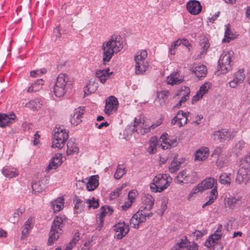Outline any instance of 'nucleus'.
Returning a JSON list of instances; mask_svg holds the SVG:
<instances>
[{"instance_id":"obj_32","label":"nucleus","mask_w":250,"mask_h":250,"mask_svg":"<svg viewBox=\"0 0 250 250\" xmlns=\"http://www.w3.org/2000/svg\"><path fill=\"white\" fill-rule=\"evenodd\" d=\"M149 211L146 206H142L136 213L139 214L141 217H143L146 219L147 217H149L153 214L152 212H149Z\"/></svg>"},{"instance_id":"obj_59","label":"nucleus","mask_w":250,"mask_h":250,"mask_svg":"<svg viewBox=\"0 0 250 250\" xmlns=\"http://www.w3.org/2000/svg\"><path fill=\"white\" fill-rule=\"evenodd\" d=\"M150 130V128L149 127H140L139 131H138V133L141 134L142 135H144L146 133H148Z\"/></svg>"},{"instance_id":"obj_43","label":"nucleus","mask_w":250,"mask_h":250,"mask_svg":"<svg viewBox=\"0 0 250 250\" xmlns=\"http://www.w3.org/2000/svg\"><path fill=\"white\" fill-rule=\"evenodd\" d=\"M211 84L209 83H205L200 87L199 90L198 92L201 94V97H202L204 94H205L210 88Z\"/></svg>"},{"instance_id":"obj_64","label":"nucleus","mask_w":250,"mask_h":250,"mask_svg":"<svg viewBox=\"0 0 250 250\" xmlns=\"http://www.w3.org/2000/svg\"><path fill=\"white\" fill-rule=\"evenodd\" d=\"M80 240V235L79 233L77 232L75 234V236L73 239L70 241L71 242H73V244L75 245L77 242H78Z\"/></svg>"},{"instance_id":"obj_15","label":"nucleus","mask_w":250,"mask_h":250,"mask_svg":"<svg viewBox=\"0 0 250 250\" xmlns=\"http://www.w3.org/2000/svg\"><path fill=\"white\" fill-rule=\"evenodd\" d=\"M61 153H57L51 159L49 164L46 168V171L49 172L51 169H55L62 163Z\"/></svg>"},{"instance_id":"obj_63","label":"nucleus","mask_w":250,"mask_h":250,"mask_svg":"<svg viewBox=\"0 0 250 250\" xmlns=\"http://www.w3.org/2000/svg\"><path fill=\"white\" fill-rule=\"evenodd\" d=\"M60 26H57L54 30V34L56 38L61 37V34L60 32Z\"/></svg>"},{"instance_id":"obj_5","label":"nucleus","mask_w":250,"mask_h":250,"mask_svg":"<svg viewBox=\"0 0 250 250\" xmlns=\"http://www.w3.org/2000/svg\"><path fill=\"white\" fill-rule=\"evenodd\" d=\"M168 179L172 178L167 174H158L153 178L151 183L150 188L154 192H161L169 186Z\"/></svg>"},{"instance_id":"obj_26","label":"nucleus","mask_w":250,"mask_h":250,"mask_svg":"<svg viewBox=\"0 0 250 250\" xmlns=\"http://www.w3.org/2000/svg\"><path fill=\"white\" fill-rule=\"evenodd\" d=\"M98 85V83L95 82V80L91 79L86 86L87 91L86 90L84 91V95H87L94 93L97 90Z\"/></svg>"},{"instance_id":"obj_44","label":"nucleus","mask_w":250,"mask_h":250,"mask_svg":"<svg viewBox=\"0 0 250 250\" xmlns=\"http://www.w3.org/2000/svg\"><path fill=\"white\" fill-rule=\"evenodd\" d=\"M240 201V198L239 197H230L228 198L227 200V204L230 208H232Z\"/></svg>"},{"instance_id":"obj_47","label":"nucleus","mask_w":250,"mask_h":250,"mask_svg":"<svg viewBox=\"0 0 250 250\" xmlns=\"http://www.w3.org/2000/svg\"><path fill=\"white\" fill-rule=\"evenodd\" d=\"M86 203L89 204V208H97L99 207L98 200H96L94 197H93L92 199H87Z\"/></svg>"},{"instance_id":"obj_11","label":"nucleus","mask_w":250,"mask_h":250,"mask_svg":"<svg viewBox=\"0 0 250 250\" xmlns=\"http://www.w3.org/2000/svg\"><path fill=\"white\" fill-rule=\"evenodd\" d=\"M84 112V109L82 107L75 109L73 113L70 115V122L71 124L74 125H77L80 122H82L81 118L82 115L83 114Z\"/></svg>"},{"instance_id":"obj_6","label":"nucleus","mask_w":250,"mask_h":250,"mask_svg":"<svg viewBox=\"0 0 250 250\" xmlns=\"http://www.w3.org/2000/svg\"><path fill=\"white\" fill-rule=\"evenodd\" d=\"M147 52L146 50H142L139 54L134 58L135 62V73L137 75L144 74L148 67V62L145 61Z\"/></svg>"},{"instance_id":"obj_2","label":"nucleus","mask_w":250,"mask_h":250,"mask_svg":"<svg viewBox=\"0 0 250 250\" xmlns=\"http://www.w3.org/2000/svg\"><path fill=\"white\" fill-rule=\"evenodd\" d=\"M64 226L63 219L62 217L56 216L51 226L47 245L51 246L57 241L62 233V228Z\"/></svg>"},{"instance_id":"obj_1","label":"nucleus","mask_w":250,"mask_h":250,"mask_svg":"<svg viewBox=\"0 0 250 250\" xmlns=\"http://www.w3.org/2000/svg\"><path fill=\"white\" fill-rule=\"evenodd\" d=\"M123 48V42L121 41L120 37L118 36H113L108 41L103 42L102 49L104 64H105L109 62L114 53L120 52Z\"/></svg>"},{"instance_id":"obj_17","label":"nucleus","mask_w":250,"mask_h":250,"mask_svg":"<svg viewBox=\"0 0 250 250\" xmlns=\"http://www.w3.org/2000/svg\"><path fill=\"white\" fill-rule=\"evenodd\" d=\"M222 235V234L211 235L205 243V246L207 248V250H214L215 241L220 239Z\"/></svg>"},{"instance_id":"obj_62","label":"nucleus","mask_w":250,"mask_h":250,"mask_svg":"<svg viewBox=\"0 0 250 250\" xmlns=\"http://www.w3.org/2000/svg\"><path fill=\"white\" fill-rule=\"evenodd\" d=\"M242 83L237 81L235 78L229 83V86L232 88H235L239 83Z\"/></svg>"},{"instance_id":"obj_21","label":"nucleus","mask_w":250,"mask_h":250,"mask_svg":"<svg viewBox=\"0 0 250 250\" xmlns=\"http://www.w3.org/2000/svg\"><path fill=\"white\" fill-rule=\"evenodd\" d=\"M98 175H94L90 177L88 182L86 184V189L88 191H92L96 189L99 185Z\"/></svg>"},{"instance_id":"obj_16","label":"nucleus","mask_w":250,"mask_h":250,"mask_svg":"<svg viewBox=\"0 0 250 250\" xmlns=\"http://www.w3.org/2000/svg\"><path fill=\"white\" fill-rule=\"evenodd\" d=\"M109 68H107L105 69L97 70L95 72L96 77L99 79L102 83H104L109 76L113 73L112 72H109Z\"/></svg>"},{"instance_id":"obj_12","label":"nucleus","mask_w":250,"mask_h":250,"mask_svg":"<svg viewBox=\"0 0 250 250\" xmlns=\"http://www.w3.org/2000/svg\"><path fill=\"white\" fill-rule=\"evenodd\" d=\"M214 135L217 136L220 139V141L223 142L233 138L235 136V134L227 129H223L220 131H215L214 133Z\"/></svg>"},{"instance_id":"obj_54","label":"nucleus","mask_w":250,"mask_h":250,"mask_svg":"<svg viewBox=\"0 0 250 250\" xmlns=\"http://www.w3.org/2000/svg\"><path fill=\"white\" fill-rule=\"evenodd\" d=\"M104 213L101 212L99 215V222L98 223V226L96 228L97 229L100 230L103 226Z\"/></svg>"},{"instance_id":"obj_8","label":"nucleus","mask_w":250,"mask_h":250,"mask_svg":"<svg viewBox=\"0 0 250 250\" xmlns=\"http://www.w3.org/2000/svg\"><path fill=\"white\" fill-rule=\"evenodd\" d=\"M118 105V101L117 99L113 96H109L106 100L104 110L105 113L109 115L116 112L117 110Z\"/></svg>"},{"instance_id":"obj_45","label":"nucleus","mask_w":250,"mask_h":250,"mask_svg":"<svg viewBox=\"0 0 250 250\" xmlns=\"http://www.w3.org/2000/svg\"><path fill=\"white\" fill-rule=\"evenodd\" d=\"M65 142H62L60 140H57V138L53 137V141H52V147L53 148H58L61 149L62 148Z\"/></svg>"},{"instance_id":"obj_46","label":"nucleus","mask_w":250,"mask_h":250,"mask_svg":"<svg viewBox=\"0 0 250 250\" xmlns=\"http://www.w3.org/2000/svg\"><path fill=\"white\" fill-rule=\"evenodd\" d=\"M234 78L239 82L243 83L245 79V75L243 70H239L235 74Z\"/></svg>"},{"instance_id":"obj_42","label":"nucleus","mask_w":250,"mask_h":250,"mask_svg":"<svg viewBox=\"0 0 250 250\" xmlns=\"http://www.w3.org/2000/svg\"><path fill=\"white\" fill-rule=\"evenodd\" d=\"M30 224H31V222L30 220V218H29L28 219V220L25 222V223L24 224V228L22 230V232H21V238L22 239L25 238L27 236V234H28L29 230L31 228Z\"/></svg>"},{"instance_id":"obj_25","label":"nucleus","mask_w":250,"mask_h":250,"mask_svg":"<svg viewBox=\"0 0 250 250\" xmlns=\"http://www.w3.org/2000/svg\"><path fill=\"white\" fill-rule=\"evenodd\" d=\"M192 72L194 73L195 76L198 78L205 77L207 73V67L204 65L196 66L192 70Z\"/></svg>"},{"instance_id":"obj_58","label":"nucleus","mask_w":250,"mask_h":250,"mask_svg":"<svg viewBox=\"0 0 250 250\" xmlns=\"http://www.w3.org/2000/svg\"><path fill=\"white\" fill-rule=\"evenodd\" d=\"M40 135L38 134V131H37L34 135L33 144L34 146H37L40 144Z\"/></svg>"},{"instance_id":"obj_40","label":"nucleus","mask_w":250,"mask_h":250,"mask_svg":"<svg viewBox=\"0 0 250 250\" xmlns=\"http://www.w3.org/2000/svg\"><path fill=\"white\" fill-rule=\"evenodd\" d=\"M241 164L242 168L246 170H250V154L242 159Z\"/></svg>"},{"instance_id":"obj_37","label":"nucleus","mask_w":250,"mask_h":250,"mask_svg":"<svg viewBox=\"0 0 250 250\" xmlns=\"http://www.w3.org/2000/svg\"><path fill=\"white\" fill-rule=\"evenodd\" d=\"M230 174L223 173L219 176V181L221 184L230 185L231 183V178Z\"/></svg>"},{"instance_id":"obj_61","label":"nucleus","mask_w":250,"mask_h":250,"mask_svg":"<svg viewBox=\"0 0 250 250\" xmlns=\"http://www.w3.org/2000/svg\"><path fill=\"white\" fill-rule=\"evenodd\" d=\"M136 195V191L134 190H132L129 191L128 194V199L130 200V202H131L132 203L133 200L135 198V196Z\"/></svg>"},{"instance_id":"obj_3","label":"nucleus","mask_w":250,"mask_h":250,"mask_svg":"<svg viewBox=\"0 0 250 250\" xmlns=\"http://www.w3.org/2000/svg\"><path fill=\"white\" fill-rule=\"evenodd\" d=\"M71 84L68 75L65 73H61L58 76L54 85L53 91L57 97L63 96L66 93L68 87Z\"/></svg>"},{"instance_id":"obj_55","label":"nucleus","mask_w":250,"mask_h":250,"mask_svg":"<svg viewBox=\"0 0 250 250\" xmlns=\"http://www.w3.org/2000/svg\"><path fill=\"white\" fill-rule=\"evenodd\" d=\"M45 72V69L37 70L35 71H32V79H35L38 76L43 74Z\"/></svg>"},{"instance_id":"obj_60","label":"nucleus","mask_w":250,"mask_h":250,"mask_svg":"<svg viewBox=\"0 0 250 250\" xmlns=\"http://www.w3.org/2000/svg\"><path fill=\"white\" fill-rule=\"evenodd\" d=\"M181 44H183L190 50V47L191 46V43L186 39H181Z\"/></svg>"},{"instance_id":"obj_53","label":"nucleus","mask_w":250,"mask_h":250,"mask_svg":"<svg viewBox=\"0 0 250 250\" xmlns=\"http://www.w3.org/2000/svg\"><path fill=\"white\" fill-rule=\"evenodd\" d=\"M226 163V160L221 156L219 155V158L216 161V164L218 167L221 168H222L224 165Z\"/></svg>"},{"instance_id":"obj_41","label":"nucleus","mask_w":250,"mask_h":250,"mask_svg":"<svg viewBox=\"0 0 250 250\" xmlns=\"http://www.w3.org/2000/svg\"><path fill=\"white\" fill-rule=\"evenodd\" d=\"M126 171L125 169V167H122L121 165H118L116 171L114 174V177L116 179H120L124 174L126 173Z\"/></svg>"},{"instance_id":"obj_49","label":"nucleus","mask_w":250,"mask_h":250,"mask_svg":"<svg viewBox=\"0 0 250 250\" xmlns=\"http://www.w3.org/2000/svg\"><path fill=\"white\" fill-rule=\"evenodd\" d=\"M42 103L39 99H35L32 101V109L34 110H39L42 105Z\"/></svg>"},{"instance_id":"obj_4","label":"nucleus","mask_w":250,"mask_h":250,"mask_svg":"<svg viewBox=\"0 0 250 250\" xmlns=\"http://www.w3.org/2000/svg\"><path fill=\"white\" fill-rule=\"evenodd\" d=\"M200 184L203 191L213 188L210 191L209 200L202 206L204 208L206 206L210 205L212 204L214 200L217 197V181L213 177H209L203 180Z\"/></svg>"},{"instance_id":"obj_51","label":"nucleus","mask_w":250,"mask_h":250,"mask_svg":"<svg viewBox=\"0 0 250 250\" xmlns=\"http://www.w3.org/2000/svg\"><path fill=\"white\" fill-rule=\"evenodd\" d=\"M168 94L169 91L168 90H164L161 92L160 93H158V97L159 99H162L163 102H165Z\"/></svg>"},{"instance_id":"obj_39","label":"nucleus","mask_w":250,"mask_h":250,"mask_svg":"<svg viewBox=\"0 0 250 250\" xmlns=\"http://www.w3.org/2000/svg\"><path fill=\"white\" fill-rule=\"evenodd\" d=\"M233 35L230 29L229 24H228L227 26L225 34V39L223 40V42H229L232 39H233L234 37L233 36Z\"/></svg>"},{"instance_id":"obj_31","label":"nucleus","mask_w":250,"mask_h":250,"mask_svg":"<svg viewBox=\"0 0 250 250\" xmlns=\"http://www.w3.org/2000/svg\"><path fill=\"white\" fill-rule=\"evenodd\" d=\"M42 79H32V91H38L41 89L44 84Z\"/></svg>"},{"instance_id":"obj_13","label":"nucleus","mask_w":250,"mask_h":250,"mask_svg":"<svg viewBox=\"0 0 250 250\" xmlns=\"http://www.w3.org/2000/svg\"><path fill=\"white\" fill-rule=\"evenodd\" d=\"M174 181L176 183L181 185L192 182L190 176L187 173L186 170H183L180 171L175 177Z\"/></svg>"},{"instance_id":"obj_57","label":"nucleus","mask_w":250,"mask_h":250,"mask_svg":"<svg viewBox=\"0 0 250 250\" xmlns=\"http://www.w3.org/2000/svg\"><path fill=\"white\" fill-rule=\"evenodd\" d=\"M245 146V142L244 141H240L235 145V148L238 149V152H236V154L238 155V153L240 152V151Z\"/></svg>"},{"instance_id":"obj_28","label":"nucleus","mask_w":250,"mask_h":250,"mask_svg":"<svg viewBox=\"0 0 250 250\" xmlns=\"http://www.w3.org/2000/svg\"><path fill=\"white\" fill-rule=\"evenodd\" d=\"M64 199L62 197L58 198L55 200L51 202V206L53 209L54 212H58L63 207Z\"/></svg>"},{"instance_id":"obj_52","label":"nucleus","mask_w":250,"mask_h":250,"mask_svg":"<svg viewBox=\"0 0 250 250\" xmlns=\"http://www.w3.org/2000/svg\"><path fill=\"white\" fill-rule=\"evenodd\" d=\"M101 209V212H103L104 213V217L105 216V214H111L113 211V209L111 207H110L109 206H103V207H102Z\"/></svg>"},{"instance_id":"obj_9","label":"nucleus","mask_w":250,"mask_h":250,"mask_svg":"<svg viewBox=\"0 0 250 250\" xmlns=\"http://www.w3.org/2000/svg\"><path fill=\"white\" fill-rule=\"evenodd\" d=\"M114 230L117 233L116 237L121 239L127 234L129 231V226L124 222L119 223L114 226Z\"/></svg>"},{"instance_id":"obj_7","label":"nucleus","mask_w":250,"mask_h":250,"mask_svg":"<svg viewBox=\"0 0 250 250\" xmlns=\"http://www.w3.org/2000/svg\"><path fill=\"white\" fill-rule=\"evenodd\" d=\"M233 52H223L221 54L220 59L218 61V70L222 74H225L231 70L232 69L231 62V56Z\"/></svg>"},{"instance_id":"obj_10","label":"nucleus","mask_w":250,"mask_h":250,"mask_svg":"<svg viewBox=\"0 0 250 250\" xmlns=\"http://www.w3.org/2000/svg\"><path fill=\"white\" fill-rule=\"evenodd\" d=\"M202 7L197 0H191L187 4V9L189 13L193 15L199 14L202 10Z\"/></svg>"},{"instance_id":"obj_56","label":"nucleus","mask_w":250,"mask_h":250,"mask_svg":"<svg viewBox=\"0 0 250 250\" xmlns=\"http://www.w3.org/2000/svg\"><path fill=\"white\" fill-rule=\"evenodd\" d=\"M203 191V188L200 186V184H199L197 186L194 187L191 191L190 194L191 195L195 194L199 192Z\"/></svg>"},{"instance_id":"obj_50","label":"nucleus","mask_w":250,"mask_h":250,"mask_svg":"<svg viewBox=\"0 0 250 250\" xmlns=\"http://www.w3.org/2000/svg\"><path fill=\"white\" fill-rule=\"evenodd\" d=\"M167 146H163L162 145V148L163 149H167L169 147H174V146H176L177 145V139H174L173 140H169V141H167V144H166Z\"/></svg>"},{"instance_id":"obj_35","label":"nucleus","mask_w":250,"mask_h":250,"mask_svg":"<svg viewBox=\"0 0 250 250\" xmlns=\"http://www.w3.org/2000/svg\"><path fill=\"white\" fill-rule=\"evenodd\" d=\"M154 198L150 195H147L146 197H145L143 203V206H146L147 208H148V210H150L153 206L154 203Z\"/></svg>"},{"instance_id":"obj_20","label":"nucleus","mask_w":250,"mask_h":250,"mask_svg":"<svg viewBox=\"0 0 250 250\" xmlns=\"http://www.w3.org/2000/svg\"><path fill=\"white\" fill-rule=\"evenodd\" d=\"M208 155V150L207 147H201L196 151L195 155V161H203L206 160Z\"/></svg>"},{"instance_id":"obj_33","label":"nucleus","mask_w":250,"mask_h":250,"mask_svg":"<svg viewBox=\"0 0 250 250\" xmlns=\"http://www.w3.org/2000/svg\"><path fill=\"white\" fill-rule=\"evenodd\" d=\"M158 143V138L152 137L149 141V146L148 148V151L150 154L154 153L157 150L156 146Z\"/></svg>"},{"instance_id":"obj_38","label":"nucleus","mask_w":250,"mask_h":250,"mask_svg":"<svg viewBox=\"0 0 250 250\" xmlns=\"http://www.w3.org/2000/svg\"><path fill=\"white\" fill-rule=\"evenodd\" d=\"M39 179L38 182H33L32 183V191H34L35 193L42 192V189L44 188V186L41 184L40 180L41 177H39Z\"/></svg>"},{"instance_id":"obj_18","label":"nucleus","mask_w":250,"mask_h":250,"mask_svg":"<svg viewBox=\"0 0 250 250\" xmlns=\"http://www.w3.org/2000/svg\"><path fill=\"white\" fill-rule=\"evenodd\" d=\"M146 221V219L141 217L139 214L136 213L134 214L130 221V226L134 228L138 229L139 225Z\"/></svg>"},{"instance_id":"obj_19","label":"nucleus","mask_w":250,"mask_h":250,"mask_svg":"<svg viewBox=\"0 0 250 250\" xmlns=\"http://www.w3.org/2000/svg\"><path fill=\"white\" fill-rule=\"evenodd\" d=\"M54 137L57 138V140H60L62 142H65L68 139V134L65 130L61 129L60 128H56L54 130Z\"/></svg>"},{"instance_id":"obj_24","label":"nucleus","mask_w":250,"mask_h":250,"mask_svg":"<svg viewBox=\"0 0 250 250\" xmlns=\"http://www.w3.org/2000/svg\"><path fill=\"white\" fill-rule=\"evenodd\" d=\"M67 151L66 154L70 155L74 153H77L79 151V148L74 142V140L71 138L68 140L67 144Z\"/></svg>"},{"instance_id":"obj_30","label":"nucleus","mask_w":250,"mask_h":250,"mask_svg":"<svg viewBox=\"0 0 250 250\" xmlns=\"http://www.w3.org/2000/svg\"><path fill=\"white\" fill-rule=\"evenodd\" d=\"M188 243H189L187 237L185 236L180 240L179 242L177 243L171 249V250H180L182 248L188 246Z\"/></svg>"},{"instance_id":"obj_48","label":"nucleus","mask_w":250,"mask_h":250,"mask_svg":"<svg viewBox=\"0 0 250 250\" xmlns=\"http://www.w3.org/2000/svg\"><path fill=\"white\" fill-rule=\"evenodd\" d=\"M24 210L19 208L16 209L13 214V218L11 219V222L15 223L18 221L19 216L23 213Z\"/></svg>"},{"instance_id":"obj_27","label":"nucleus","mask_w":250,"mask_h":250,"mask_svg":"<svg viewBox=\"0 0 250 250\" xmlns=\"http://www.w3.org/2000/svg\"><path fill=\"white\" fill-rule=\"evenodd\" d=\"M175 119H177L179 126L180 127L184 125L187 122L188 119L186 117V113H185L183 110H179Z\"/></svg>"},{"instance_id":"obj_22","label":"nucleus","mask_w":250,"mask_h":250,"mask_svg":"<svg viewBox=\"0 0 250 250\" xmlns=\"http://www.w3.org/2000/svg\"><path fill=\"white\" fill-rule=\"evenodd\" d=\"M179 74L178 72H173L167 78V83L171 85L179 84L184 81L183 77L178 78Z\"/></svg>"},{"instance_id":"obj_23","label":"nucleus","mask_w":250,"mask_h":250,"mask_svg":"<svg viewBox=\"0 0 250 250\" xmlns=\"http://www.w3.org/2000/svg\"><path fill=\"white\" fill-rule=\"evenodd\" d=\"M2 173L6 177L12 178L18 175L19 172L14 167H5L1 170Z\"/></svg>"},{"instance_id":"obj_34","label":"nucleus","mask_w":250,"mask_h":250,"mask_svg":"<svg viewBox=\"0 0 250 250\" xmlns=\"http://www.w3.org/2000/svg\"><path fill=\"white\" fill-rule=\"evenodd\" d=\"M184 93L181 98V99L179 101L178 103L174 107V108H179L182 104L183 103L187 101V99L189 97L190 93V89L188 87H185Z\"/></svg>"},{"instance_id":"obj_36","label":"nucleus","mask_w":250,"mask_h":250,"mask_svg":"<svg viewBox=\"0 0 250 250\" xmlns=\"http://www.w3.org/2000/svg\"><path fill=\"white\" fill-rule=\"evenodd\" d=\"M209 43L208 41L207 40H204L201 43V46L203 49V50L200 53L199 55H197L196 59H200L202 57L203 55H204L208 50V49L209 47Z\"/></svg>"},{"instance_id":"obj_14","label":"nucleus","mask_w":250,"mask_h":250,"mask_svg":"<svg viewBox=\"0 0 250 250\" xmlns=\"http://www.w3.org/2000/svg\"><path fill=\"white\" fill-rule=\"evenodd\" d=\"M16 116L13 112L10 114L0 113V127H4L14 121Z\"/></svg>"},{"instance_id":"obj_29","label":"nucleus","mask_w":250,"mask_h":250,"mask_svg":"<svg viewBox=\"0 0 250 250\" xmlns=\"http://www.w3.org/2000/svg\"><path fill=\"white\" fill-rule=\"evenodd\" d=\"M183 163V160H181V161H178L177 160V158L174 157L173 160L168 167L169 171L171 173L176 172L180 168L181 165Z\"/></svg>"}]
</instances>
